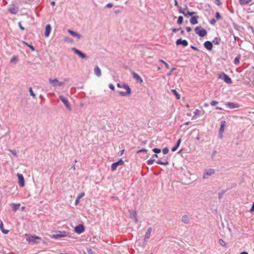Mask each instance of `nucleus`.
Returning a JSON list of instances; mask_svg holds the SVG:
<instances>
[{"mask_svg":"<svg viewBox=\"0 0 254 254\" xmlns=\"http://www.w3.org/2000/svg\"><path fill=\"white\" fill-rule=\"evenodd\" d=\"M132 75L133 78L138 81H139L140 83H141L143 82L142 78L138 74L133 71Z\"/></svg>","mask_w":254,"mask_h":254,"instance_id":"4be33fe9","label":"nucleus"},{"mask_svg":"<svg viewBox=\"0 0 254 254\" xmlns=\"http://www.w3.org/2000/svg\"><path fill=\"white\" fill-rule=\"evenodd\" d=\"M9 11L12 14H17L19 11L18 7L14 4H11L8 9Z\"/></svg>","mask_w":254,"mask_h":254,"instance_id":"9b49d317","label":"nucleus"},{"mask_svg":"<svg viewBox=\"0 0 254 254\" xmlns=\"http://www.w3.org/2000/svg\"><path fill=\"white\" fill-rule=\"evenodd\" d=\"M49 82L52 84L53 86L57 87V86H62L64 84V82L63 81H60L57 78L52 79L49 78Z\"/></svg>","mask_w":254,"mask_h":254,"instance_id":"20e7f679","label":"nucleus"},{"mask_svg":"<svg viewBox=\"0 0 254 254\" xmlns=\"http://www.w3.org/2000/svg\"><path fill=\"white\" fill-rule=\"evenodd\" d=\"M129 217L131 219H133L134 222L137 223L138 222V219L136 217V212L134 210H129Z\"/></svg>","mask_w":254,"mask_h":254,"instance_id":"ddd939ff","label":"nucleus"},{"mask_svg":"<svg viewBox=\"0 0 254 254\" xmlns=\"http://www.w3.org/2000/svg\"><path fill=\"white\" fill-rule=\"evenodd\" d=\"M240 55L237 56L234 61V64L236 65H237L240 63Z\"/></svg>","mask_w":254,"mask_h":254,"instance_id":"72a5a7b5","label":"nucleus"},{"mask_svg":"<svg viewBox=\"0 0 254 254\" xmlns=\"http://www.w3.org/2000/svg\"><path fill=\"white\" fill-rule=\"evenodd\" d=\"M22 43L24 45H26V46L29 47L32 51H35V49L34 47L33 46L28 44L27 43H26V42H25L24 41H22Z\"/></svg>","mask_w":254,"mask_h":254,"instance_id":"473e14b6","label":"nucleus"},{"mask_svg":"<svg viewBox=\"0 0 254 254\" xmlns=\"http://www.w3.org/2000/svg\"><path fill=\"white\" fill-rule=\"evenodd\" d=\"M219 78L224 80V81L228 84H231L232 83L231 78L224 73H223L222 75H220Z\"/></svg>","mask_w":254,"mask_h":254,"instance_id":"6e6552de","label":"nucleus"},{"mask_svg":"<svg viewBox=\"0 0 254 254\" xmlns=\"http://www.w3.org/2000/svg\"><path fill=\"white\" fill-rule=\"evenodd\" d=\"M219 244L222 246V247H226V243L225 242V241L222 240V239H220L219 240Z\"/></svg>","mask_w":254,"mask_h":254,"instance_id":"c9c22d12","label":"nucleus"},{"mask_svg":"<svg viewBox=\"0 0 254 254\" xmlns=\"http://www.w3.org/2000/svg\"><path fill=\"white\" fill-rule=\"evenodd\" d=\"M191 48L192 49L194 50H196V51H197V50H198V49H197V48H196V47H194V46H191Z\"/></svg>","mask_w":254,"mask_h":254,"instance_id":"0e129e2a","label":"nucleus"},{"mask_svg":"<svg viewBox=\"0 0 254 254\" xmlns=\"http://www.w3.org/2000/svg\"><path fill=\"white\" fill-rule=\"evenodd\" d=\"M225 105L227 107L231 109L237 108L240 107L239 104L233 102H227Z\"/></svg>","mask_w":254,"mask_h":254,"instance_id":"f3484780","label":"nucleus"},{"mask_svg":"<svg viewBox=\"0 0 254 254\" xmlns=\"http://www.w3.org/2000/svg\"><path fill=\"white\" fill-rule=\"evenodd\" d=\"M68 32L73 37H76L77 39H79L81 38V35L71 30H68Z\"/></svg>","mask_w":254,"mask_h":254,"instance_id":"a211bd4d","label":"nucleus"},{"mask_svg":"<svg viewBox=\"0 0 254 254\" xmlns=\"http://www.w3.org/2000/svg\"><path fill=\"white\" fill-rule=\"evenodd\" d=\"M169 152V149L168 148L165 147L163 149L162 152L164 154H167Z\"/></svg>","mask_w":254,"mask_h":254,"instance_id":"a19ab883","label":"nucleus"},{"mask_svg":"<svg viewBox=\"0 0 254 254\" xmlns=\"http://www.w3.org/2000/svg\"><path fill=\"white\" fill-rule=\"evenodd\" d=\"M183 22V17L182 16H180L178 17L177 23L179 25H181Z\"/></svg>","mask_w":254,"mask_h":254,"instance_id":"e433bc0d","label":"nucleus"},{"mask_svg":"<svg viewBox=\"0 0 254 254\" xmlns=\"http://www.w3.org/2000/svg\"><path fill=\"white\" fill-rule=\"evenodd\" d=\"M74 231L78 234H81L84 231V228L82 224H79L76 226L74 229Z\"/></svg>","mask_w":254,"mask_h":254,"instance_id":"2eb2a0df","label":"nucleus"},{"mask_svg":"<svg viewBox=\"0 0 254 254\" xmlns=\"http://www.w3.org/2000/svg\"><path fill=\"white\" fill-rule=\"evenodd\" d=\"M179 31V29H177V28H173L172 29V31L173 32H176L177 31Z\"/></svg>","mask_w":254,"mask_h":254,"instance_id":"680f3d73","label":"nucleus"},{"mask_svg":"<svg viewBox=\"0 0 254 254\" xmlns=\"http://www.w3.org/2000/svg\"><path fill=\"white\" fill-rule=\"evenodd\" d=\"M194 114L195 116H198L200 114V111L198 109H196L194 112Z\"/></svg>","mask_w":254,"mask_h":254,"instance_id":"a18cd8bd","label":"nucleus"},{"mask_svg":"<svg viewBox=\"0 0 254 254\" xmlns=\"http://www.w3.org/2000/svg\"><path fill=\"white\" fill-rule=\"evenodd\" d=\"M198 18V16H193L191 17L190 19V22L191 24L194 25L198 23L197 18Z\"/></svg>","mask_w":254,"mask_h":254,"instance_id":"b1692460","label":"nucleus"},{"mask_svg":"<svg viewBox=\"0 0 254 254\" xmlns=\"http://www.w3.org/2000/svg\"><path fill=\"white\" fill-rule=\"evenodd\" d=\"M151 231H152V228L151 227H149L147 229V230L146 232L145 237H144V241L145 242L147 241L148 239L150 238Z\"/></svg>","mask_w":254,"mask_h":254,"instance_id":"412c9836","label":"nucleus"},{"mask_svg":"<svg viewBox=\"0 0 254 254\" xmlns=\"http://www.w3.org/2000/svg\"><path fill=\"white\" fill-rule=\"evenodd\" d=\"M195 33L198 35L200 37H203L207 34L206 30L203 29L201 27H196L194 29Z\"/></svg>","mask_w":254,"mask_h":254,"instance_id":"7ed1b4c3","label":"nucleus"},{"mask_svg":"<svg viewBox=\"0 0 254 254\" xmlns=\"http://www.w3.org/2000/svg\"><path fill=\"white\" fill-rule=\"evenodd\" d=\"M66 233L64 231H60L59 234H54L52 236V238L55 239H59L66 236Z\"/></svg>","mask_w":254,"mask_h":254,"instance_id":"f8f14e48","label":"nucleus"},{"mask_svg":"<svg viewBox=\"0 0 254 254\" xmlns=\"http://www.w3.org/2000/svg\"><path fill=\"white\" fill-rule=\"evenodd\" d=\"M186 29L188 32H190L191 30V29L190 27H187Z\"/></svg>","mask_w":254,"mask_h":254,"instance_id":"4d7b16f0","label":"nucleus"},{"mask_svg":"<svg viewBox=\"0 0 254 254\" xmlns=\"http://www.w3.org/2000/svg\"><path fill=\"white\" fill-rule=\"evenodd\" d=\"M17 176L18 179V183H19V185L22 187H24V185H25V183H24V179L23 175L21 174L18 173L17 174Z\"/></svg>","mask_w":254,"mask_h":254,"instance_id":"4468645a","label":"nucleus"},{"mask_svg":"<svg viewBox=\"0 0 254 254\" xmlns=\"http://www.w3.org/2000/svg\"><path fill=\"white\" fill-rule=\"evenodd\" d=\"M117 86L119 88H124L126 89V92L119 91V94L121 96H126L127 95H130L131 92V89L129 86L125 83H118Z\"/></svg>","mask_w":254,"mask_h":254,"instance_id":"f257e3e1","label":"nucleus"},{"mask_svg":"<svg viewBox=\"0 0 254 254\" xmlns=\"http://www.w3.org/2000/svg\"><path fill=\"white\" fill-rule=\"evenodd\" d=\"M179 13L184 14V16L186 17L192 16L196 13L195 12L189 11L188 7L187 5H186L185 8L184 9H183L181 7H179Z\"/></svg>","mask_w":254,"mask_h":254,"instance_id":"f03ea898","label":"nucleus"},{"mask_svg":"<svg viewBox=\"0 0 254 254\" xmlns=\"http://www.w3.org/2000/svg\"><path fill=\"white\" fill-rule=\"evenodd\" d=\"M175 5L176 6H177L179 8V7H180L179 5H178V1L177 0H175Z\"/></svg>","mask_w":254,"mask_h":254,"instance_id":"13d9d810","label":"nucleus"},{"mask_svg":"<svg viewBox=\"0 0 254 254\" xmlns=\"http://www.w3.org/2000/svg\"><path fill=\"white\" fill-rule=\"evenodd\" d=\"M160 62L162 63H163L164 65H165L167 69H169L170 68V66H169V64L166 62H165L164 61H163V60H160Z\"/></svg>","mask_w":254,"mask_h":254,"instance_id":"58836bf2","label":"nucleus"},{"mask_svg":"<svg viewBox=\"0 0 254 254\" xmlns=\"http://www.w3.org/2000/svg\"><path fill=\"white\" fill-rule=\"evenodd\" d=\"M71 50L72 51H73L78 56H79L81 58L84 59H87V56L85 54H84V53L81 52L80 51L76 49V48H72L71 49Z\"/></svg>","mask_w":254,"mask_h":254,"instance_id":"9d476101","label":"nucleus"},{"mask_svg":"<svg viewBox=\"0 0 254 254\" xmlns=\"http://www.w3.org/2000/svg\"><path fill=\"white\" fill-rule=\"evenodd\" d=\"M109 87L112 90L114 91L115 90V86L112 84H110Z\"/></svg>","mask_w":254,"mask_h":254,"instance_id":"8fccbe9b","label":"nucleus"},{"mask_svg":"<svg viewBox=\"0 0 254 254\" xmlns=\"http://www.w3.org/2000/svg\"><path fill=\"white\" fill-rule=\"evenodd\" d=\"M225 124H226V122L225 121H221V126H220V130H219V132H220L219 134L220 135V133H222L224 131V127L225 126Z\"/></svg>","mask_w":254,"mask_h":254,"instance_id":"bb28decb","label":"nucleus"},{"mask_svg":"<svg viewBox=\"0 0 254 254\" xmlns=\"http://www.w3.org/2000/svg\"><path fill=\"white\" fill-rule=\"evenodd\" d=\"M252 0H239V3L241 5H244L249 3Z\"/></svg>","mask_w":254,"mask_h":254,"instance_id":"c756f323","label":"nucleus"},{"mask_svg":"<svg viewBox=\"0 0 254 254\" xmlns=\"http://www.w3.org/2000/svg\"><path fill=\"white\" fill-rule=\"evenodd\" d=\"M85 195V193L84 192H82L80 193H79L78 196H77V197L78 198V199H81V198H82Z\"/></svg>","mask_w":254,"mask_h":254,"instance_id":"79ce46f5","label":"nucleus"},{"mask_svg":"<svg viewBox=\"0 0 254 254\" xmlns=\"http://www.w3.org/2000/svg\"><path fill=\"white\" fill-rule=\"evenodd\" d=\"M64 40H65V41H67V42H69V41H70V38H68V37H65V38H64Z\"/></svg>","mask_w":254,"mask_h":254,"instance_id":"052dcab7","label":"nucleus"},{"mask_svg":"<svg viewBox=\"0 0 254 254\" xmlns=\"http://www.w3.org/2000/svg\"><path fill=\"white\" fill-rule=\"evenodd\" d=\"M171 92L176 96L177 99L179 100L180 99V94L177 92V91L175 89L172 90Z\"/></svg>","mask_w":254,"mask_h":254,"instance_id":"2f4dec72","label":"nucleus"},{"mask_svg":"<svg viewBox=\"0 0 254 254\" xmlns=\"http://www.w3.org/2000/svg\"><path fill=\"white\" fill-rule=\"evenodd\" d=\"M218 104V102L216 101H212L210 102V105L212 106H214Z\"/></svg>","mask_w":254,"mask_h":254,"instance_id":"c03bdc74","label":"nucleus"},{"mask_svg":"<svg viewBox=\"0 0 254 254\" xmlns=\"http://www.w3.org/2000/svg\"><path fill=\"white\" fill-rule=\"evenodd\" d=\"M29 92L30 94L34 98H35L36 97V95L34 93L33 91L32 90V89L31 87L29 88Z\"/></svg>","mask_w":254,"mask_h":254,"instance_id":"4c0bfd02","label":"nucleus"},{"mask_svg":"<svg viewBox=\"0 0 254 254\" xmlns=\"http://www.w3.org/2000/svg\"><path fill=\"white\" fill-rule=\"evenodd\" d=\"M94 72L98 77H100L101 75V70L98 66L95 67L94 69Z\"/></svg>","mask_w":254,"mask_h":254,"instance_id":"5701e85b","label":"nucleus"},{"mask_svg":"<svg viewBox=\"0 0 254 254\" xmlns=\"http://www.w3.org/2000/svg\"><path fill=\"white\" fill-rule=\"evenodd\" d=\"M240 254H248V253L246 252H243L240 253Z\"/></svg>","mask_w":254,"mask_h":254,"instance_id":"774afa93","label":"nucleus"},{"mask_svg":"<svg viewBox=\"0 0 254 254\" xmlns=\"http://www.w3.org/2000/svg\"><path fill=\"white\" fill-rule=\"evenodd\" d=\"M11 152L15 156H17V153L15 150H11Z\"/></svg>","mask_w":254,"mask_h":254,"instance_id":"6e6d98bb","label":"nucleus"},{"mask_svg":"<svg viewBox=\"0 0 254 254\" xmlns=\"http://www.w3.org/2000/svg\"><path fill=\"white\" fill-rule=\"evenodd\" d=\"M181 139L180 138L177 141V144H176V145L175 146H174L172 148V151H175L177 150V149H178V148L179 147V146H180V143L181 142Z\"/></svg>","mask_w":254,"mask_h":254,"instance_id":"c85d7f7f","label":"nucleus"},{"mask_svg":"<svg viewBox=\"0 0 254 254\" xmlns=\"http://www.w3.org/2000/svg\"><path fill=\"white\" fill-rule=\"evenodd\" d=\"M51 4L52 5V6H54L55 4H56V2L54 1H52L51 2Z\"/></svg>","mask_w":254,"mask_h":254,"instance_id":"69168bd1","label":"nucleus"},{"mask_svg":"<svg viewBox=\"0 0 254 254\" xmlns=\"http://www.w3.org/2000/svg\"><path fill=\"white\" fill-rule=\"evenodd\" d=\"M17 60V58L16 57H13L12 59H11L10 62L12 63L14 61H15Z\"/></svg>","mask_w":254,"mask_h":254,"instance_id":"5fc2aeb1","label":"nucleus"},{"mask_svg":"<svg viewBox=\"0 0 254 254\" xmlns=\"http://www.w3.org/2000/svg\"><path fill=\"white\" fill-rule=\"evenodd\" d=\"M79 200H80V199H78V198L76 197V200H75V204H77L78 203Z\"/></svg>","mask_w":254,"mask_h":254,"instance_id":"e2e57ef3","label":"nucleus"},{"mask_svg":"<svg viewBox=\"0 0 254 254\" xmlns=\"http://www.w3.org/2000/svg\"><path fill=\"white\" fill-rule=\"evenodd\" d=\"M59 98L61 101L64 103L66 108L69 111L71 110V106L69 103L68 99L64 97L63 95H61L59 96Z\"/></svg>","mask_w":254,"mask_h":254,"instance_id":"39448f33","label":"nucleus"},{"mask_svg":"<svg viewBox=\"0 0 254 254\" xmlns=\"http://www.w3.org/2000/svg\"><path fill=\"white\" fill-rule=\"evenodd\" d=\"M18 25L20 29H21L22 30H24L25 29V28L22 26L21 22H18Z\"/></svg>","mask_w":254,"mask_h":254,"instance_id":"3c124183","label":"nucleus"},{"mask_svg":"<svg viewBox=\"0 0 254 254\" xmlns=\"http://www.w3.org/2000/svg\"><path fill=\"white\" fill-rule=\"evenodd\" d=\"M214 173V170L213 169H205L204 172L203 178L204 179H207L209 176L213 175Z\"/></svg>","mask_w":254,"mask_h":254,"instance_id":"423d86ee","label":"nucleus"},{"mask_svg":"<svg viewBox=\"0 0 254 254\" xmlns=\"http://www.w3.org/2000/svg\"><path fill=\"white\" fill-rule=\"evenodd\" d=\"M156 162L158 164L164 165H167L169 164V163L167 161L163 162L161 160H158Z\"/></svg>","mask_w":254,"mask_h":254,"instance_id":"f704fd0d","label":"nucleus"},{"mask_svg":"<svg viewBox=\"0 0 254 254\" xmlns=\"http://www.w3.org/2000/svg\"><path fill=\"white\" fill-rule=\"evenodd\" d=\"M88 254H95L94 252H93L91 249H89L87 250Z\"/></svg>","mask_w":254,"mask_h":254,"instance_id":"864d4df0","label":"nucleus"},{"mask_svg":"<svg viewBox=\"0 0 254 254\" xmlns=\"http://www.w3.org/2000/svg\"><path fill=\"white\" fill-rule=\"evenodd\" d=\"M176 44L177 45H182L184 47H187L188 45V42L186 40H183L182 39H178L176 42Z\"/></svg>","mask_w":254,"mask_h":254,"instance_id":"dca6fc26","label":"nucleus"},{"mask_svg":"<svg viewBox=\"0 0 254 254\" xmlns=\"http://www.w3.org/2000/svg\"><path fill=\"white\" fill-rule=\"evenodd\" d=\"M124 162L123 161V160L122 159H121L119 161L113 163L112 165V166H111L112 171H115L117 169L118 166H119L120 165H124Z\"/></svg>","mask_w":254,"mask_h":254,"instance_id":"1a4fd4ad","label":"nucleus"},{"mask_svg":"<svg viewBox=\"0 0 254 254\" xmlns=\"http://www.w3.org/2000/svg\"><path fill=\"white\" fill-rule=\"evenodd\" d=\"M147 152V150L146 149H141L140 150H138L136 153H139L140 152Z\"/></svg>","mask_w":254,"mask_h":254,"instance_id":"09e8293b","label":"nucleus"},{"mask_svg":"<svg viewBox=\"0 0 254 254\" xmlns=\"http://www.w3.org/2000/svg\"><path fill=\"white\" fill-rule=\"evenodd\" d=\"M155 162V159H150L147 161V164L149 165H152Z\"/></svg>","mask_w":254,"mask_h":254,"instance_id":"ea45409f","label":"nucleus"},{"mask_svg":"<svg viewBox=\"0 0 254 254\" xmlns=\"http://www.w3.org/2000/svg\"><path fill=\"white\" fill-rule=\"evenodd\" d=\"M215 17L217 19H219L221 18V15L218 12L216 13Z\"/></svg>","mask_w":254,"mask_h":254,"instance_id":"de8ad7c7","label":"nucleus"},{"mask_svg":"<svg viewBox=\"0 0 254 254\" xmlns=\"http://www.w3.org/2000/svg\"><path fill=\"white\" fill-rule=\"evenodd\" d=\"M0 229L2 231V232L4 234H7L9 232L7 230H5L3 229V225L2 221L0 219Z\"/></svg>","mask_w":254,"mask_h":254,"instance_id":"cd10ccee","label":"nucleus"},{"mask_svg":"<svg viewBox=\"0 0 254 254\" xmlns=\"http://www.w3.org/2000/svg\"><path fill=\"white\" fill-rule=\"evenodd\" d=\"M51 31V26L50 24H47L45 27V36L46 37H48L49 36V35L50 34Z\"/></svg>","mask_w":254,"mask_h":254,"instance_id":"aec40b11","label":"nucleus"},{"mask_svg":"<svg viewBox=\"0 0 254 254\" xmlns=\"http://www.w3.org/2000/svg\"><path fill=\"white\" fill-rule=\"evenodd\" d=\"M152 151L155 153H159L161 152V149L157 148L153 149Z\"/></svg>","mask_w":254,"mask_h":254,"instance_id":"37998d69","label":"nucleus"},{"mask_svg":"<svg viewBox=\"0 0 254 254\" xmlns=\"http://www.w3.org/2000/svg\"><path fill=\"white\" fill-rule=\"evenodd\" d=\"M196 139L199 140L200 138V135L199 134H198L197 136H196Z\"/></svg>","mask_w":254,"mask_h":254,"instance_id":"338daca9","label":"nucleus"},{"mask_svg":"<svg viewBox=\"0 0 254 254\" xmlns=\"http://www.w3.org/2000/svg\"><path fill=\"white\" fill-rule=\"evenodd\" d=\"M221 39L219 37H215L212 41L215 45H219Z\"/></svg>","mask_w":254,"mask_h":254,"instance_id":"7c9ffc66","label":"nucleus"},{"mask_svg":"<svg viewBox=\"0 0 254 254\" xmlns=\"http://www.w3.org/2000/svg\"><path fill=\"white\" fill-rule=\"evenodd\" d=\"M41 240V238L36 236H31L26 239L27 241L33 244L38 243L39 242L37 240Z\"/></svg>","mask_w":254,"mask_h":254,"instance_id":"0eeeda50","label":"nucleus"},{"mask_svg":"<svg viewBox=\"0 0 254 254\" xmlns=\"http://www.w3.org/2000/svg\"><path fill=\"white\" fill-rule=\"evenodd\" d=\"M216 22V20L215 19H212L210 21V23L212 25H214L215 24Z\"/></svg>","mask_w":254,"mask_h":254,"instance_id":"49530a36","label":"nucleus"},{"mask_svg":"<svg viewBox=\"0 0 254 254\" xmlns=\"http://www.w3.org/2000/svg\"><path fill=\"white\" fill-rule=\"evenodd\" d=\"M182 221L185 224H188L190 223V218L187 215H184L182 218Z\"/></svg>","mask_w":254,"mask_h":254,"instance_id":"a878e982","label":"nucleus"},{"mask_svg":"<svg viewBox=\"0 0 254 254\" xmlns=\"http://www.w3.org/2000/svg\"><path fill=\"white\" fill-rule=\"evenodd\" d=\"M250 211L251 212H253L254 211V202L253 203V205H252V208L250 210Z\"/></svg>","mask_w":254,"mask_h":254,"instance_id":"bf43d9fd","label":"nucleus"},{"mask_svg":"<svg viewBox=\"0 0 254 254\" xmlns=\"http://www.w3.org/2000/svg\"><path fill=\"white\" fill-rule=\"evenodd\" d=\"M113 6V4L112 3H109L106 5V7L108 8H112Z\"/></svg>","mask_w":254,"mask_h":254,"instance_id":"603ef678","label":"nucleus"},{"mask_svg":"<svg viewBox=\"0 0 254 254\" xmlns=\"http://www.w3.org/2000/svg\"><path fill=\"white\" fill-rule=\"evenodd\" d=\"M204 46L207 50L211 51L213 47L212 43L210 41H207L204 42Z\"/></svg>","mask_w":254,"mask_h":254,"instance_id":"6ab92c4d","label":"nucleus"},{"mask_svg":"<svg viewBox=\"0 0 254 254\" xmlns=\"http://www.w3.org/2000/svg\"><path fill=\"white\" fill-rule=\"evenodd\" d=\"M14 211L16 212L19 208L20 206V203H12L10 204Z\"/></svg>","mask_w":254,"mask_h":254,"instance_id":"393cba45","label":"nucleus"}]
</instances>
